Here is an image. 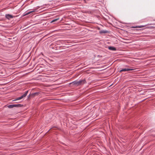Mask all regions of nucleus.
<instances>
[{
    "label": "nucleus",
    "mask_w": 155,
    "mask_h": 155,
    "mask_svg": "<svg viewBox=\"0 0 155 155\" xmlns=\"http://www.w3.org/2000/svg\"><path fill=\"white\" fill-rule=\"evenodd\" d=\"M59 19V18H58L57 19H54V20H53L52 21H51V23H52V22H55V21H57Z\"/></svg>",
    "instance_id": "9d476101"
},
{
    "label": "nucleus",
    "mask_w": 155,
    "mask_h": 155,
    "mask_svg": "<svg viewBox=\"0 0 155 155\" xmlns=\"http://www.w3.org/2000/svg\"><path fill=\"white\" fill-rule=\"evenodd\" d=\"M14 107H21L23 106V105L21 104H14Z\"/></svg>",
    "instance_id": "0eeeda50"
},
{
    "label": "nucleus",
    "mask_w": 155,
    "mask_h": 155,
    "mask_svg": "<svg viewBox=\"0 0 155 155\" xmlns=\"http://www.w3.org/2000/svg\"><path fill=\"white\" fill-rule=\"evenodd\" d=\"M35 12V10H32V11H30V12H25L24 13V16H25V15H27L30 14V13H31L32 12Z\"/></svg>",
    "instance_id": "39448f33"
},
{
    "label": "nucleus",
    "mask_w": 155,
    "mask_h": 155,
    "mask_svg": "<svg viewBox=\"0 0 155 155\" xmlns=\"http://www.w3.org/2000/svg\"><path fill=\"white\" fill-rule=\"evenodd\" d=\"M144 27V26H143V25H142V26H137L135 27V28H142V27Z\"/></svg>",
    "instance_id": "9b49d317"
},
{
    "label": "nucleus",
    "mask_w": 155,
    "mask_h": 155,
    "mask_svg": "<svg viewBox=\"0 0 155 155\" xmlns=\"http://www.w3.org/2000/svg\"><path fill=\"white\" fill-rule=\"evenodd\" d=\"M86 83V80L84 79L83 80H80L79 81H75L72 82L70 84H72L75 86H78L82 85Z\"/></svg>",
    "instance_id": "f257e3e1"
},
{
    "label": "nucleus",
    "mask_w": 155,
    "mask_h": 155,
    "mask_svg": "<svg viewBox=\"0 0 155 155\" xmlns=\"http://www.w3.org/2000/svg\"><path fill=\"white\" fill-rule=\"evenodd\" d=\"M108 32L107 31L105 30H101L99 31L100 34H105L107 33Z\"/></svg>",
    "instance_id": "423d86ee"
},
{
    "label": "nucleus",
    "mask_w": 155,
    "mask_h": 155,
    "mask_svg": "<svg viewBox=\"0 0 155 155\" xmlns=\"http://www.w3.org/2000/svg\"><path fill=\"white\" fill-rule=\"evenodd\" d=\"M38 94V93H34L33 94L35 95Z\"/></svg>",
    "instance_id": "f8f14e48"
},
{
    "label": "nucleus",
    "mask_w": 155,
    "mask_h": 155,
    "mask_svg": "<svg viewBox=\"0 0 155 155\" xmlns=\"http://www.w3.org/2000/svg\"><path fill=\"white\" fill-rule=\"evenodd\" d=\"M108 49L110 50H112V51H116V48L114 47H108Z\"/></svg>",
    "instance_id": "6e6552de"
},
{
    "label": "nucleus",
    "mask_w": 155,
    "mask_h": 155,
    "mask_svg": "<svg viewBox=\"0 0 155 155\" xmlns=\"http://www.w3.org/2000/svg\"><path fill=\"white\" fill-rule=\"evenodd\" d=\"M28 92V91H26L25 92V93L23 95H22L21 96V97H18L16 99H15L14 101H17V100H21V99H22V98H23V97H26L27 94Z\"/></svg>",
    "instance_id": "f03ea898"
},
{
    "label": "nucleus",
    "mask_w": 155,
    "mask_h": 155,
    "mask_svg": "<svg viewBox=\"0 0 155 155\" xmlns=\"http://www.w3.org/2000/svg\"><path fill=\"white\" fill-rule=\"evenodd\" d=\"M14 104L9 105L8 106V107L9 108H11L14 107Z\"/></svg>",
    "instance_id": "1a4fd4ad"
},
{
    "label": "nucleus",
    "mask_w": 155,
    "mask_h": 155,
    "mask_svg": "<svg viewBox=\"0 0 155 155\" xmlns=\"http://www.w3.org/2000/svg\"><path fill=\"white\" fill-rule=\"evenodd\" d=\"M5 17L7 19H8L13 18V16L12 15L9 14H6L5 15Z\"/></svg>",
    "instance_id": "20e7f679"
},
{
    "label": "nucleus",
    "mask_w": 155,
    "mask_h": 155,
    "mask_svg": "<svg viewBox=\"0 0 155 155\" xmlns=\"http://www.w3.org/2000/svg\"><path fill=\"white\" fill-rule=\"evenodd\" d=\"M133 70V69L128 68H126L124 69H123L119 71V72H121L122 71H129Z\"/></svg>",
    "instance_id": "7ed1b4c3"
}]
</instances>
